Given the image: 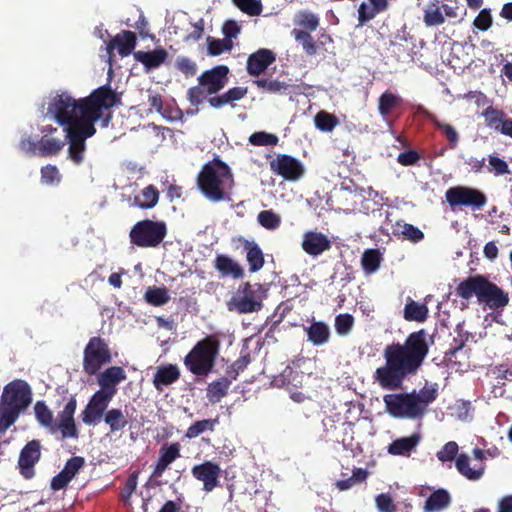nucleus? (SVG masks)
<instances>
[{
    "instance_id": "1",
    "label": "nucleus",
    "mask_w": 512,
    "mask_h": 512,
    "mask_svg": "<svg viewBox=\"0 0 512 512\" xmlns=\"http://www.w3.org/2000/svg\"><path fill=\"white\" fill-rule=\"evenodd\" d=\"M428 333L425 329L410 333L404 343L386 345L383 350L385 364L378 367L373 383L384 390H401L404 381L415 375L429 352Z\"/></svg>"
},
{
    "instance_id": "2",
    "label": "nucleus",
    "mask_w": 512,
    "mask_h": 512,
    "mask_svg": "<svg viewBox=\"0 0 512 512\" xmlns=\"http://www.w3.org/2000/svg\"><path fill=\"white\" fill-rule=\"evenodd\" d=\"M120 103V96L106 84L79 100L67 92L55 95L49 102L47 114L59 125L66 127L88 122L96 123L98 120L102 121L103 127H107L112 115L110 112L104 115V110L109 111Z\"/></svg>"
},
{
    "instance_id": "3",
    "label": "nucleus",
    "mask_w": 512,
    "mask_h": 512,
    "mask_svg": "<svg viewBox=\"0 0 512 512\" xmlns=\"http://www.w3.org/2000/svg\"><path fill=\"white\" fill-rule=\"evenodd\" d=\"M196 182L200 192L208 200L221 202L229 199L234 177L231 168L219 156H215L202 166Z\"/></svg>"
},
{
    "instance_id": "4",
    "label": "nucleus",
    "mask_w": 512,
    "mask_h": 512,
    "mask_svg": "<svg viewBox=\"0 0 512 512\" xmlns=\"http://www.w3.org/2000/svg\"><path fill=\"white\" fill-rule=\"evenodd\" d=\"M32 402V390L22 379H15L3 388L0 397V433H5Z\"/></svg>"
},
{
    "instance_id": "5",
    "label": "nucleus",
    "mask_w": 512,
    "mask_h": 512,
    "mask_svg": "<svg viewBox=\"0 0 512 512\" xmlns=\"http://www.w3.org/2000/svg\"><path fill=\"white\" fill-rule=\"evenodd\" d=\"M77 401L75 396H70L63 410L58 413V422H54L53 412L44 401H37L34 405L35 417L39 424L47 428L51 433L60 430L62 438H78L79 432L75 424L74 414Z\"/></svg>"
},
{
    "instance_id": "6",
    "label": "nucleus",
    "mask_w": 512,
    "mask_h": 512,
    "mask_svg": "<svg viewBox=\"0 0 512 512\" xmlns=\"http://www.w3.org/2000/svg\"><path fill=\"white\" fill-rule=\"evenodd\" d=\"M220 352V341L214 335L199 340L183 359L186 369L196 376L209 375Z\"/></svg>"
},
{
    "instance_id": "7",
    "label": "nucleus",
    "mask_w": 512,
    "mask_h": 512,
    "mask_svg": "<svg viewBox=\"0 0 512 512\" xmlns=\"http://www.w3.org/2000/svg\"><path fill=\"white\" fill-rule=\"evenodd\" d=\"M111 361L112 352L108 341L100 336L91 337L83 350V371L89 376L96 375Z\"/></svg>"
},
{
    "instance_id": "8",
    "label": "nucleus",
    "mask_w": 512,
    "mask_h": 512,
    "mask_svg": "<svg viewBox=\"0 0 512 512\" xmlns=\"http://www.w3.org/2000/svg\"><path fill=\"white\" fill-rule=\"evenodd\" d=\"M167 235L163 221L149 219L138 221L130 230V242L138 247H157Z\"/></svg>"
},
{
    "instance_id": "9",
    "label": "nucleus",
    "mask_w": 512,
    "mask_h": 512,
    "mask_svg": "<svg viewBox=\"0 0 512 512\" xmlns=\"http://www.w3.org/2000/svg\"><path fill=\"white\" fill-rule=\"evenodd\" d=\"M413 393L386 394L383 397L386 412L394 418L419 419L423 410L418 408Z\"/></svg>"
},
{
    "instance_id": "10",
    "label": "nucleus",
    "mask_w": 512,
    "mask_h": 512,
    "mask_svg": "<svg viewBox=\"0 0 512 512\" xmlns=\"http://www.w3.org/2000/svg\"><path fill=\"white\" fill-rule=\"evenodd\" d=\"M65 131L69 142L68 156L74 164L80 165L85 158V141L96 133L95 123L67 126Z\"/></svg>"
},
{
    "instance_id": "11",
    "label": "nucleus",
    "mask_w": 512,
    "mask_h": 512,
    "mask_svg": "<svg viewBox=\"0 0 512 512\" xmlns=\"http://www.w3.org/2000/svg\"><path fill=\"white\" fill-rule=\"evenodd\" d=\"M227 308L239 314H248L260 311L263 308V302L254 286L250 282H243L227 302Z\"/></svg>"
},
{
    "instance_id": "12",
    "label": "nucleus",
    "mask_w": 512,
    "mask_h": 512,
    "mask_svg": "<svg viewBox=\"0 0 512 512\" xmlns=\"http://www.w3.org/2000/svg\"><path fill=\"white\" fill-rule=\"evenodd\" d=\"M445 198L451 208L464 206L472 210H481L487 204V197L482 191L468 186L449 188Z\"/></svg>"
},
{
    "instance_id": "13",
    "label": "nucleus",
    "mask_w": 512,
    "mask_h": 512,
    "mask_svg": "<svg viewBox=\"0 0 512 512\" xmlns=\"http://www.w3.org/2000/svg\"><path fill=\"white\" fill-rule=\"evenodd\" d=\"M269 164L274 174L288 181H297L305 173L303 164L291 155L278 154Z\"/></svg>"
},
{
    "instance_id": "14",
    "label": "nucleus",
    "mask_w": 512,
    "mask_h": 512,
    "mask_svg": "<svg viewBox=\"0 0 512 512\" xmlns=\"http://www.w3.org/2000/svg\"><path fill=\"white\" fill-rule=\"evenodd\" d=\"M510 301L509 293L499 287L496 283L487 278L481 296H479V305L492 311L503 310Z\"/></svg>"
},
{
    "instance_id": "15",
    "label": "nucleus",
    "mask_w": 512,
    "mask_h": 512,
    "mask_svg": "<svg viewBox=\"0 0 512 512\" xmlns=\"http://www.w3.org/2000/svg\"><path fill=\"white\" fill-rule=\"evenodd\" d=\"M192 476L203 483V490L211 492L220 485L221 467L213 461H204L191 469Z\"/></svg>"
},
{
    "instance_id": "16",
    "label": "nucleus",
    "mask_w": 512,
    "mask_h": 512,
    "mask_svg": "<svg viewBox=\"0 0 512 512\" xmlns=\"http://www.w3.org/2000/svg\"><path fill=\"white\" fill-rule=\"evenodd\" d=\"M41 457V444L39 440L29 441L20 451L18 469L23 478L29 480L35 475V464Z\"/></svg>"
},
{
    "instance_id": "17",
    "label": "nucleus",
    "mask_w": 512,
    "mask_h": 512,
    "mask_svg": "<svg viewBox=\"0 0 512 512\" xmlns=\"http://www.w3.org/2000/svg\"><path fill=\"white\" fill-rule=\"evenodd\" d=\"M112 399L113 397L100 391H96L90 398L85 409L82 411V421L88 425L100 422Z\"/></svg>"
},
{
    "instance_id": "18",
    "label": "nucleus",
    "mask_w": 512,
    "mask_h": 512,
    "mask_svg": "<svg viewBox=\"0 0 512 512\" xmlns=\"http://www.w3.org/2000/svg\"><path fill=\"white\" fill-rule=\"evenodd\" d=\"M229 68L225 65H218L210 70L204 71L198 77V83L207 89L208 94H216L227 84Z\"/></svg>"
},
{
    "instance_id": "19",
    "label": "nucleus",
    "mask_w": 512,
    "mask_h": 512,
    "mask_svg": "<svg viewBox=\"0 0 512 512\" xmlns=\"http://www.w3.org/2000/svg\"><path fill=\"white\" fill-rule=\"evenodd\" d=\"M127 378L125 370L120 366H111L106 368L97 376V382L100 386L98 391L114 397L118 391L117 386Z\"/></svg>"
},
{
    "instance_id": "20",
    "label": "nucleus",
    "mask_w": 512,
    "mask_h": 512,
    "mask_svg": "<svg viewBox=\"0 0 512 512\" xmlns=\"http://www.w3.org/2000/svg\"><path fill=\"white\" fill-rule=\"evenodd\" d=\"M487 278V276L482 274L468 276L456 286L455 294L467 301L472 297H476L477 302H479V296H481Z\"/></svg>"
},
{
    "instance_id": "21",
    "label": "nucleus",
    "mask_w": 512,
    "mask_h": 512,
    "mask_svg": "<svg viewBox=\"0 0 512 512\" xmlns=\"http://www.w3.org/2000/svg\"><path fill=\"white\" fill-rule=\"evenodd\" d=\"M181 451L179 442L164 444L159 450V457L152 471V476L159 478L168 469V467L178 459Z\"/></svg>"
},
{
    "instance_id": "22",
    "label": "nucleus",
    "mask_w": 512,
    "mask_h": 512,
    "mask_svg": "<svg viewBox=\"0 0 512 512\" xmlns=\"http://www.w3.org/2000/svg\"><path fill=\"white\" fill-rule=\"evenodd\" d=\"M331 246L332 242L321 232L307 231L303 235L302 249L310 256L321 255Z\"/></svg>"
},
{
    "instance_id": "23",
    "label": "nucleus",
    "mask_w": 512,
    "mask_h": 512,
    "mask_svg": "<svg viewBox=\"0 0 512 512\" xmlns=\"http://www.w3.org/2000/svg\"><path fill=\"white\" fill-rule=\"evenodd\" d=\"M276 57L269 49H259L255 53L249 55L247 59V72L251 76H259L268 66H270Z\"/></svg>"
},
{
    "instance_id": "24",
    "label": "nucleus",
    "mask_w": 512,
    "mask_h": 512,
    "mask_svg": "<svg viewBox=\"0 0 512 512\" xmlns=\"http://www.w3.org/2000/svg\"><path fill=\"white\" fill-rule=\"evenodd\" d=\"M241 244L243 249L246 251V259L249 264V271L254 273L258 272L265 264L264 254L260 246L254 242L245 239L240 236L233 239Z\"/></svg>"
},
{
    "instance_id": "25",
    "label": "nucleus",
    "mask_w": 512,
    "mask_h": 512,
    "mask_svg": "<svg viewBox=\"0 0 512 512\" xmlns=\"http://www.w3.org/2000/svg\"><path fill=\"white\" fill-rule=\"evenodd\" d=\"M136 43V34L132 31L123 30L110 40L107 44V51L111 54L114 49H117L121 57H126L132 53Z\"/></svg>"
},
{
    "instance_id": "26",
    "label": "nucleus",
    "mask_w": 512,
    "mask_h": 512,
    "mask_svg": "<svg viewBox=\"0 0 512 512\" xmlns=\"http://www.w3.org/2000/svg\"><path fill=\"white\" fill-rule=\"evenodd\" d=\"M180 375V369L176 364L158 366L153 377V386L157 391L162 392L165 387L178 381Z\"/></svg>"
},
{
    "instance_id": "27",
    "label": "nucleus",
    "mask_w": 512,
    "mask_h": 512,
    "mask_svg": "<svg viewBox=\"0 0 512 512\" xmlns=\"http://www.w3.org/2000/svg\"><path fill=\"white\" fill-rule=\"evenodd\" d=\"M213 266L222 277L230 276L233 279H241L244 277V270L241 265L229 256L217 254Z\"/></svg>"
},
{
    "instance_id": "28",
    "label": "nucleus",
    "mask_w": 512,
    "mask_h": 512,
    "mask_svg": "<svg viewBox=\"0 0 512 512\" xmlns=\"http://www.w3.org/2000/svg\"><path fill=\"white\" fill-rule=\"evenodd\" d=\"M418 112L425 116L439 131L444 134L451 149H455L457 147L459 142V133L452 125L441 122L435 114L431 113L423 106L418 107Z\"/></svg>"
},
{
    "instance_id": "29",
    "label": "nucleus",
    "mask_w": 512,
    "mask_h": 512,
    "mask_svg": "<svg viewBox=\"0 0 512 512\" xmlns=\"http://www.w3.org/2000/svg\"><path fill=\"white\" fill-rule=\"evenodd\" d=\"M307 340L314 346H322L328 343L331 333L329 326L323 321L313 320L311 324L304 327Z\"/></svg>"
},
{
    "instance_id": "30",
    "label": "nucleus",
    "mask_w": 512,
    "mask_h": 512,
    "mask_svg": "<svg viewBox=\"0 0 512 512\" xmlns=\"http://www.w3.org/2000/svg\"><path fill=\"white\" fill-rule=\"evenodd\" d=\"M247 92V87L236 86L230 88L228 91L221 95L209 97L207 101L211 107L216 109H219L227 104H230L232 107H234L233 103L243 99L247 95Z\"/></svg>"
},
{
    "instance_id": "31",
    "label": "nucleus",
    "mask_w": 512,
    "mask_h": 512,
    "mask_svg": "<svg viewBox=\"0 0 512 512\" xmlns=\"http://www.w3.org/2000/svg\"><path fill=\"white\" fill-rule=\"evenodd\" d=\"M403 99L390 90L383 92L378 98V111L384 120H388L392 113L400 108Z\"/></svg>"
},
{
    "instance_id": "32",
    "label": "nucleus",
    "mask_w": 512,
    "mask_h": 512,
    "mask_svg": "<svg viewBox=\"0 0 512 512\" xmlns=\"http://www.w3.org/2000/svg\"><path fill=\"white\" fill-rule=\"evenodd\" d=\"M457 471L470 481L480 480L485 473V465L480 464L473 468L470 467V458L467 454L461 453L455 461Z\"/></svg>"
},
{
    "instance_id": "33",
    "label": "nucleus",
    "mask_w": 512,
    "mask_h": 512,
    "mask_svg": "<svg viewBox=\"0 0 512 512\" xmlns=\"http://www.w3.org/2000/svg\"><path fill=\"white\" fill-rule=\"evenodd\" d=\"M429 309L426 303H419L408 297L403 309V318L409 322L423 323L428 319Z\"/></svg>"
},
{
    "instance_id": "34",
    "label": "nucleus",
    "mask_w": 512,
    "mask_h": 512,
    "mask_svg": "<svg viewBox=\"0 0 512 512\" xmlns=\"http://www.w3.org/2000/svg\"><path fill=\"white\" fill-rule=\"evenodd\" d=\"M168 53L164 48H157L153 51H137L134 53L136 61L142 63L147 70L161 66L167 59Z\"/></svg>"
},
{
    "instance_id": "35",
    "label": "nucleus",
    "mask_w": 512,
    "mask_h": 512,
    "mask_svg": "<svg viewBox=\"0 0 512 512\" xmlns=\"http://www.w3.org/2000/svg\"><path fill=\"white\" fill-rule=\"evenodd\" d=\"M419 441L420 436L417 433L396 439L389 445L388 452L392 455H409L416 448Z\"/></svg>"
},
{
    "instance_id": "36",
    "label": "nucleus",
    "mask_w": 512,
    "mask_h": 512,
    "mask_svg": "<svg viewBox=\"0 0 512 512\" xmlns=\"http://www.w3.org/2000/svg\"><path fill=\"white\" fill-rule=\"evenodd\" d=\"M371 7L362 2L358 8V21L360 25L372 20L377 14L384 11L388 7V0H369Z\"/></svg>"
},
{
    "instance_id": "37",
    "label": "nucleus",
    "mask_w": 512,
    "mask_h": 512,
    "mask_svg": "<svg viewBox=\"0 0 512 512\" xmlns=\"http://www.w3.org/2000/svg\"><path fill=\"white\" fill-rule=\"evenodd\" d=\"M450 502V494L444 489H438L426 499L424 509L426 512H440L447 508Z\"/></svg>"
},
{
    "instance_id": "38",
    "label": "nucleus",
    "mask_w": 512,
    "mask_h": 512,
    "mask_svg": "<svg viewBox=\"0 0 512 512\" xmlns=\"http://www.w3.org/2000/svg\"><path fill=\"white\" fill-rule=\"evenodd\" d=\"M231 379L222 377L208 384L206 396L211 403H218L228 394Z\"/></svg>"
},
{
    "instance_id": "39",
    "label": "nucleus",
    "mask_w": 512,
    "mask_h": 512,
    "mask_svg": "<svg viewBox=\"0 0 512 512\" xmlns=\"http://www.w3.org/2000/svg\"><path fill=\"white\" fill-rule=\"evenodd\" d=\"M383 255L379 249H366L361 257V266L365 274L375 273L381 266Z\"/></svg>"
},
{
    "instance_id": "40",
    "label": "nucleus",
    "mask_w": 512,
    "mask_h": 512,
    "mask_svg": "<svg viewBox=\"0 0 512 512\" xmlns=\"http://www.w3.org/2000/svg\"><path fill=\"white\" fill-rule=\"evenodd\" d=\"M411 393L415 396L418 408L423 410V415L427 412L429 404H431L438 396V388L436 384L425 385L418 392L413 390Z\"/></svg>"
},
{
    "instance_id": "41",
    "label": "nucleus",
    "mask_w": 512,
    "mask_h": 512,
    "mask_svg": "<svg viewBox=\"0 0 512 512\" xmlns=\"http://www.w3.org/2000/svg\"><path fill=\"white\" fill-rule=\"evenodd\" d=\"M104 422L108 425L111 433L123 430L128 424L125 414L119 408L107 410L104 415Z\"/></svg>"
},
{
    "instance_id": "42",
    "label": "nucleus",
    "mask_w": 512,
    "mask_h": 512,
    "mask_svg": "<svg viewBox=\"0 0 512 512\" xmlns=\"http://www.w3.org/2000/svg\"><path fill=\"white\" fill-rule=\"evenodd\" d=\"M159 191L154 185L145 187L140 196L134 198V204L141 209H151L158 203Z\"/></svg>"
},
{
    "instance_id": "43",
    "label": "nucleus",
    "mask_w": 512,
    "mask_h": 512,
    "mask_svg": "<svg viewBox=\"0 0 512 512\" xmlns=\"http://www.w3.org/2000/svg\"><path fill=\"white\" fill-rule=\"evenodd\" d=\"M145 301L155 307L163 306L170 301L168 289L165 286L149 287L144 294Z\"/></svg>"
},
{
    "instance_id": "44",
    "label": "nucleus",
    "mask_w": 512,
    "mask_h": 512,
    "mask_svg": "<svg viewBox=\"0 0 512 512\" xmlns=\"http://www.w3.org/2000/svg\"><path fill=\"white\" fill-rule=\"evenodd\" d=\"M254 84L262 92L271 94H286L289 89V84L286 82L279 81L271 78H261L254 81Z\"/></svg>"
},
{
    "instance_id": "45",
    "label": "nucleus",
    "mask_w": 512,
    "mask_h": 512,
    "mask_svg": "<svg viewBox=\"0 0 512 512\" xmlns=\"http://www.w3.org/2000/svg\"><path fill=\"white\" fill-rule=\"evenodd\" d=\"M64 141L58 138H49L44 135L38 142V155L52 156L57 155L64 147Z\"/></svg>"
},
{
    "instance_id": "46",
    "label": "nucleus",
    "mask_w": 512,
    "mask_h": 512,
    "mask_svg": "<svg viewBox=\"0 0 512 512\" xmlns=\"http://www.w3.org/2000/svg\"><path fill=\"white\" fill-rule=\"evenodd\" d=\"M423 20L428 27L439 26L445 22L442 7L439 6L438 1L428 4L427 8L424 10Z\"/></svg>"
},
{
    "instance_id": "47",
    "label": "nucleus",
    "mask_w": 512,
    "mask_h": 512,
    "mask_svg": "<svg viewBox=\"0 0 512 512\" xmlns=\"http://www.w3.org/2000/svg\"><path fill=\"white\" fill-rule=\"evenodd\" d=\"M369 472L364 468H355L353 469L352 476L344 479L338 480L335 483L336 488L339 491H346L351 489L353 486L365 482L368 478Z\"/></svg>"
},
{
    "instance_id": "48",
    "label": "nucleus",
    "mask_w": 512,
    "mask_h": 512,
    "mask_svg": "<svg viewBox=\"0 0 512 512\" xmlns=\"http://www.w3.org/2000/svg\"><path fill=\"white\" fill-rule=\"evenodd\" d=\"M481 116L484 117L485 124L496 131L500 128L504 119L507 117L503 110L494 108L493 106H488L484 109Z\"/></svg>"
},
{
    "instance_id": "49",
    "label": "nucleus",
    "mask_w": 512,
    "mask_h": 512,
    "mask_svg": "<svg viewBox=\"0 0 512 512\" xmlns=\"http://www.w3.org/2000/svg\"><path fill=\"white\" fill-rule=\"evenodd\" d=\"M292 35L294 39L302 45L304 52L308 56H314L317 53L318 47L310 32L294 29Z\"/></svg>"
},
{
    "instance_id": "50",
    "label": "nucleus",
    "mask_w": 512,
    "mask_h": 512,
    "mask_svg": "<svg viewBox=\"0 0 512 512\" xmlns=\"http://www.w3.org/2000/svg\"><path fill=\"white\" fill-rule=\"evenodd\" d=\"M294 22L301 30L307 32L315 31L319 26V18L312 12L300 11L296 14Z\"/></svg>"
},
{
    "instance_id": "51",
    "label": "nucleus",
    "mask_w": 512,
    "mask_h": 512,
    "mask_svg": "<svg viewBox=\"0 0 512 512\" xmlns=\"http://www.w3.org/2000/svg\"><path fill=\"white\" fill-rule=\"evenodd\" d=\"M314 123L316 128L320 131L331 132L339 124V120L331 113L320 111L315 115Z\"/></svg>"
},
{
    "instance_id": "52",
    "label": "nucleus",
    "mask_w": 512,
    "mask_h": 512,
    "mask_svg": "<svg viewBox=\"0 0 512 512\" xmlns=\"http://www.w3.org/2000/svg\"><path fill=\"white\" fill-rule=\"evenodd\" d=\"M396 39H398V37ZM402 42L407 43L408 39L405 36H403V37L399 38V41L393 42L392 43V48H393L392 51H393L394 55L396 56V58L398 59V61H402V62L410 61L413 59L412 53H413L414 44L411 42L410 47H407Z\"/></svg>"
},
{
    "instance_id": "53",
    "label": "nucleus",
    "mask_w": 512,
    "mask_h": 512,
    "mask_svg": "<svg viewBox=\"0 0 512 512\" xmlns=\"http://www.w3.org/2000/svg\"><path fill=\"white\" fill-rule=\"evenodd\" d=\"M208 54L218 56L225 51H230L233 48V42L230 39H216L211 36L207 38Z\"/></svg>"
},
{
    "instance_id": "54",
    "label": "nucleus",
    "mask_w": 512,
    "mask_h": 512,
    "mask_svg": "<svg viewBox=\"0 0 512 512\" xmlns=\"http://www.w3.org/2000/svg\"><path fill=\"white\" fill-rule=\"evenodd\" d=\"M218 419H204L196 421L186 431V437L196 438L205 431H213Z\"/></svg>"
},
{
    "instance_id": "55",
    "label": "nucleus",
    "mask_w": 512,
    "mask_h": 512,
    "mask_svg": "<svg viewBox=\"0 0 512 512\" xmlns=\"http://www.w3.org/2000/svg\"><path fill=\"white\" fill-rule=\"evenodd\" d=\"M259 224L268 229L275 230L281 224V217L272 210H263L257 216Z\"/></svg>"
},
{
    "instance_id": "56",
    "label": "nucleus",
    "mask_w": 512,
    "mask_h": 512,
    "mask_svg": "<svg viewBox=\"0 0 512 512\" xmlns=\"http://www.w3.org/2000/svg\"><path fill=\"white\" fill-rule=\"evenodd\" d=\"M278 141L277 135L265 131L254 132L249 137V143L254 146H274Z\"/></svg>"
},
{
    "instance_id": "57",
    "label": "nucleus",
    "mask_w": 512,
    "mask_h": 512,
    "mask_svg": "<svg viewBox=\"0 0 512 512\" xmlns=\"http://www.w3.org/2000/svg\"><path fill=\"white\" fill-rule=\"evenodd\" d=\"M335 330L340 336L350 333L354 326V317L349 313L339 314L335 318Z\"/></svg>"
},
{
    "instance_id": "58",
    "label": "nucleus",
    "mask_w": 512,
    "mask_h": 512,
    "mask_svg": "<svg viewBox=\"0 0 512 512\" xmlns=\"http://www.w3.org/2000/svg\"><path fill=\"white\" fill-rule=\"evenodd\" d=\"M250 362L251 356L249 353H246L235 360L226 371L230 379L236 380L237 376L247 368Z\"/></svg>"
},
{
    "instance_id": "59",
    "label": "nucleus",
    "mask_w": 512,
    "mask_h": 512,
    "mask_svg": "<svg viewBox=\"0 0 512 512\" xmlns=\"http://www.w3.org/2000/svg\"><path fill=\"white\" fill-rule=\"evenodd\" d=\"M233 3L244 13L250 16H258L262 12L260 0H233Z\"/></svg>"
},
{
    "instance_id": "60",
    "label": "nucleus",
    "mask_w": 512,
    "mask_h": 512,
    "mask_svg": "<svg viewBox=\"0 0 512 512\" xmlns=\"http://www.w3.org/2000/svg\"><path fill=\"white\" fill-rule=\"evenodd\" d=\"M210 94L207 93V89L203 86H200L198 83L197 86H193L187 91V99L189 100L192 106L198 107L200 104L204 102V100Z\"/></svg>"
},
{
    "instance_id": "61",
    "label": "nucleus",
    "mask_w": 512,
    "mask_h": 512,
    "mask_svg": "<svg viewBox=\"0 0 512 512\" xmlns=\"http://www.w3.org/2000/svg\"><path fill=\"white\" fill-rule=\"evenodd\" d=\"M41 180L47 185H56L61 180V175L55 165L48 164L41 168Z\"/></svg>"
},
{
    "instance_id": "62",
    "label": "nucleus",
    "mask_w": 512,
    "mask_h": 512,
    "mask_svg": "<svg viewBox=\"0 0 512 512\" xmlns=\"http://www.w3.org/2000/svg\"><path fill=\"white\" fill-rule=\"evenodd\" d=\"M376 508L379 512H397V507L388 493H381L375 497Z\"/></svg>"
},
{
    "instance_id": "63",
    "label": "nucleus",
    "mask_w": 512,
    "mask_h": 512,
    "mask_svg": "<svg viewBox=\"0 0 512 512\" xmlns=\"http://www.w3.org/2000/svg\"><path fill=\"white\" fill-rule=\"evenodd\" d=\"M85 465V460L81 456H74L67 460L63 471L70 479H73L79 470Z\"/></svg>"
},
{
    "instance_id": "64",
    "label": "nucleus",
    "mask_w": 512,
    "mask_h": 512,
    "mask_svg": "<svg viewBox=\"0 0 512 512\" xmlns=\"http://www.w3.org/2000/svg\"><path fill=\"white\" fill-rule=\"evenodd\" d=\"M441 7L444 15L449 19H458L460 22L466 15V9L462 5H459L456 1H454L452 4H443Z\"/></svg>"
}]
</instances>
